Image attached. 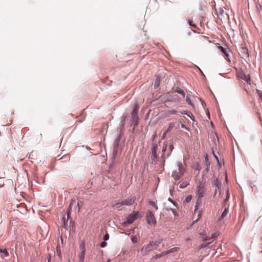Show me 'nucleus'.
<instances>
[{
  "instance_id": "39448f33",
  "label": "nucleus",
  "mask_w": 262,
  "mask_h": 262,
  "mask_svg": "<svg viewBox=\"0 0 262 262\" xmlns=\"http://www.w3.org/2000/svg\"><path fill=\"white\" fill-rule=\"evenodd\" d=\"M139 108V106L138 104H135L133 110L132 112V122L134 126L136 125L138 123V112Z\"/></svg>"
},
{
  "instance_id": "9b49d317",
  "label": "nucleus",
  "mask_w": 262,
  "mask_h": 262,
  "mask_svg": "<svg viewBox=\"0 0 262 262\" xmlns=\"http://www.w3.org/2000/svg\"><path fill=\"white\" fill-rule=\"evenodd\" d=\"M80 248L81 252L78 255L79 262H83L85 256V249L83 246H80Z\"/></svg>"
},
{
  "instance_id": "72a5a7b5",
  "label": "nucleus",
  "mask_w": 262,
  "mask_h": 262,
  "mask_svg": "<svg viewBox=\"0 0 262 262\" xmlns=\"http://www.w3.org/2000/svg\"><path fill=\"white\" fill-rule=\"evenodd\" d=\"M106 245V243L105 242H102L100 244L101 247H104Z\"/></svg>"
},
{
  "instance_id": "b1692460",
  "label": "nucleus",
  "mask_w": 262,
  "mask_h": 262,
  "mask_svg": "<svg viewBox=\"0 0 262 262\" xmlns=\"http://www.w3.org/2000/svg\"><path fill=\"white\" fill-rule=\"evenodd\" d=\"M188 24H189L190 26H191L192 27L194 28H196V26L195 24H194L193 23V21L192 20H188Z\"/></svg>"
},
{
  "instance_id": "aec40b11",
  "label": "nucleus",
  "mask_w": 262,
  "mask_h": 262,
  "mask_svg": "<svg viewBox=\"0 0 262 262\" xmlns=\"http://www.w3.org/2000/svg\"><path fill=\"white\" fill-rule=\"evenodd\" d=\"M1 253H2L4 254V256L6 257H8L9 255L8 252L6 249H1Z\"/></svg>"
},
{
  "instance_id": "a19ab883",
  "label": "nucleus",
  "mask_w": 262,
  "mask_h": 262,
  "mask_svg": "<svg viewBox=\"0 0 262 262\" xmlns=\"http://www.w3.org/2000/svg\"><path fill=\"white\" fill-rule=\"evenodd\" d=\"M174 100L175 101H178V102H179L180 101L179 99H177V98H174Z\"/></svg>"
},
{
  "instance_id": "393cba45",
  "label": "nucleus",
  "mask_w": 262,
  "mask_h": 262,
  "mask_svg": "<svg viewBox=\"0 0 262 262\" xmlns=\"http://www.w3.org/2000/svg\"><path fill=\"white\" fill-rule=\"evenodd\" d=\"M174 124L173 123H170L169 125V127L167 128L166 132H169L171 130V129L173 127Z\"/></svg>"
},
{
  "instance_id": "f03ea898",
  "label": "nucleus",
  "mask_w": 262,
  "mask_h": 262,
  "mask_svg": "<svg viewBox=\"0 0 262 262\" xmlns=\"http://www.w3.org/2000/svg\"><path fill=\"white\" fill-rule=\"evenodd\" d=\"M177 165L178 167V171H174L172 173V177L176 181L179 180L183 176L186 170L185 166L182 163L178 162Z\"/></svg>"
},
{
  "instance_id": "2eb2a0df",
  "label": "nucleus",
  "mask_w": 262,
  "mask_h": 262,
  "mask_svg": "<svg viewBox=\"0 0 262 262\" xmlns=\"http://www.w3.org/2000/svg\"><path fill=\"white\" fill-rule=\"evenodd\" d=\"M228 212H229V209L228 208H226L225 209L224 211H223V212L222 213V215H221V217L219 219V220H222V219H224L227 216Z\"/></svg>"
},
{
  "instance_id": "6ab92c4d",
  "label": "nucleus",
  "mask_w": 262,
  "mask_h": 262,
  "mask_svg": "<svg viewBox=\"0 0 262 262\" xmlns=\"http://www.w3.org/2000/svg\"><path fill=\"white\" fill-rule=\"evenodd\" d=\"M160 84V79L158 77H156V80L154 84V87L155 88H158Z\"/></svg>"
},
{
  "instance_id": "2f4dec72",
  "label": "nucleus",
  "mask_w": 262,
  "mask_h": 262,
  "mask_svg": "<svg viewBox=\"0 0 262 262\" xmlns=\"http://www.w3.org/2000/svg\"><path fill=\"white\" fill-rule=\"evenodd\" d=\"M257 94L262 100V92L259 90H257Z\"/></svg>"
},
{
  "instance_id": "f8f14e48",
  "label": "nucleus",
  "mask_w": 262,
  "mask_h": 262,
  "mask_svg": "<svg viewBox=\"0 0 262 262\" xmlns=\"http://www.w3.org/2000/svg\"><path fill=\"white\" fill-rule=\"evenodd\" d=\"M219 48L221 49V50L222 51V52L225 54V58L229 62H230V59L229 58V53L227 52V50L225 48H224L223 47H222V46H220Z\"/></svg>"
},
{
  "instance_id": "a211bd4d",
  "label": "nucleus",
  "mask_w": 262,
  "mask_h": 262,
  "mask_svg": "<svg viewBox=\"0 0 262 262\" xmlns=\"http://www.w3.org/2000/svg\"><path fill=\"white\" fill-rule=\"evenodd\" d=\"M162 148V157H163L165 151L167 149V145L163 144L162 146L161 145V147H159L160 149Z\"/></svg>"
},
{
  "instance_id": "ddd939ff",
  "label": "nucleus",
  "mask_w": 262,
  "mask_h": 262,
  "mask_svg": "<svg viewBox=\"0 0 262 262\" xmlns=\"http://www.w3.org/2000/svg\"><path fill=\"white\" fill-rule=\"evenodd\" d=\"M123 206L124 205L121 201L120 202L116 203L114 204L113 207L118 210H121L123 209Z\"/></svg>"
},
{
  "instance_id": "c9c22d12",
  "label": "nucleus",
  "mask_w": 262,
  "mask_h": 262,
  "mask_svg": "<svg viewBox=\"0 0 262 262\" xmlns=\"http://www.w3.org/2000/svg\"><path fill=\"white\" fill-rule=\"evenodd\" d=\"M208 244H209V243H208V244H202V245H201V247L202 248L205 247H206Z\"/></svg>"
},
{
  "instance_id": "7ed1b4c3",
  "label": "nucleus",
  "mask_w": 262,
  "mask_h": 262,
  "mask_svg": "<svg viewBox=\"0 0 262 262\" xmlns=\"http://www.w3.org/2000/svg\"><path fill=\"white\" fill-rule=\"evenodd\" d=\"M159 147H161L160 142L158 144L153 143L152 144L150 158L152 161L151 162L152 164H156V159L157 158V151L160 150Z\"/></svg>"
},
{
  "instance_id": "7c9ffc66",
  "label": "nucleus",
  "mask_w": 262,
  "mask_h": 262,
  "mask_svg": "<svg viewBox=\"0 0 262 262\" xmlns=\"http://www.w3.org/2000/svg\"><path fill=\"white\" fill-rule=\"evenodd\" d=\"M109 238V235L108 233H106L104 235V237H103V239L104 241H107L108 240Z\"/></svg>"
},
{
  "instance_id": "4c0bfd02",
  "label": "nucleus",
  "mask_w": 262,
  "mask_h": 262,
  "mask_svg": "<svg viewBox=\"0 0 262 262\" xmlns=\"http://www.w3.org/2000/svg\"><path fill=\"white\" fill-rule=\"evenodd\" d=\"M168 201H170V202H171L173 205H175L174 202L170 198L168 199Z\"/></svg>"
},
{
  "instance_id": "e433bc0d",
  "label": "nucleus",
  "mask_w": 262,
  "mask_h": 262,
  "mask_svg": "<svg viewBox=\"0 0 262 262\" xmlns=\"http://www.w3.org/2000/svg\"><path fill=\"white\" fill-rule=\"evenodd\" d=\"M181 113L182 114H187L189 117L191 118L189 114H188L186 111L181 112Z\"/></svg>"
},
{
  "instance_id": "bb28decb",
  "label": "nucleus",
  "mask_w": 262,
  "mask_h": 262,
  "mask_svg": "<svg viewBox=\"0 0 262 262\" xmlns=\"http://www.w3.org/2000/svg\"><path fill=\"white\" fill-rule=\"evenodd\" d=\"M201 215H202V212H201V211H199V212H198V218H197V219H196L195 221H194L193 222H194V223H195V222H198V220H199V219L201 217Z\"/></svg>"
},
{
  "instance_id": "412c9836",
  "label": "nucleus",
  "mask_w": 262,
  "mask_h": 262,
  "mask_svg": "<svg viewBox=\"0 0 262 262\" xmlns=\"http://www.w3.org/2000/svg\"><path fill=\"white\" fill-rule=\"evenodd\" d=\"M177 111L176 110H169L166 112L167 115H173L176 114Z\"/></svg>"
},
{
  "instance_id": "5701e85b",
  "label": "nucleus",
  "mask_w": 262,
  "mask_h": 262,
  "mask_svg": "<svg viewBox=\"0 0 262 262\" xmlns=\"http://www.w3.org/2000/svg\"><path fill=\"white\" fill-rule=\"evenodd\" d=\"M150 205L155 208V211L157 210L158 208V206L156 205V204L155 203V202H150Z\"/></svg>"
},
{
  "instance_id": "c756f323",
  "label": "nucleus",
  "mask_w": 262,
  "mask_h": 262,
  "mask_svg": "<svg viewBox=\"0 0 262 262\" xmlns=\"http://www.w3.org/2000/svg\"><path fill=\"white\" fill-rule=\"evenodd\" d=\"M82 204V202H78L77 204V206L78 207V212H79V211H80V207H81Z\"/></svg>"
},
{
  "instance_id": "f704fd0d",
  "label": "nucleus",
  "mask_w": 262,
  "mask_h": 262,
  "mask_svg": "<svg viewBox=\"0 0 262 262\" xmlns=\"http://www.w3.org/2000/svg\"><path fill=\"white\" fill-rule=\"evenodd\" d=\"M170 210L172 212L173 214L176 215V213H177V212L176 211V210L174 209H170Z\"/></svg>"
},
{
  "instance_id": "c03bdc74",
  "label": "nucleus",
  "mask_w": 262,
  "mask_h": 262,
  "mask_svg": "<svg viewBox=\"0 0 262 262\" xmlns=\"http://www.w3.org/2000/svg\"><path fill=\"white\" fill-rule=\"evenodd\" d=\"M107 262H111V259H108Z\"/></svg>"
},
{
  "instance_id": "473e14b6",
  "label": "nucleus",
  "mask_w": 262,
  "mask_h": 262,
  "mask_svg": "<svg viewBox=\"0 0 262 262\" xmlns=\"http://www.w3.org/2000/svg\"><path fill=\"white\" fill-rule=\"evenodd\" d=\"M179 94H180L181 95H182L183 96V97H185V93L183 91H179L178 92Z\"/></svg>"
},
{
  "instance_id": "1a4fd4ad",
  "label": "nucleus",
  "mask_w": 262,
  "mask_h": 262,
  "mask_svg": "<svg viewBox=\"0 0 262 262\" xmlns=\"http://www.w3.org/2000/svg\"><path fill=\"white\" fill-rule=\"evenodd\" d=\"M135 200V196L128 197L125 200L122 201V202L123 205L130 206L134 203Z\"/></svg>"
},
{
  "instance_id": "ea45409f",
  "label": "nucleus",
  "mask_w": 262,
  "mask_h": 262,
  "mask_svg": "<svg viewBox=\"0 0 262 262\" xmlns=\"http://www.w3.org/2000/svg\"><path fill=\"white\" fill-rule=\"evenodd\" d=\"M197 209H198V206H197V205H196L195 206L194 212H195L196 211Z\"/></svg>"
},
{
  "instance_id": "423d86ee",
  "label": "nucleus",
  "mask_w": 262,
  "mask_h": 262,
  "mask_svg": "<svg viewBox=\"0 0 262 262\" xmlns=\"http://www.w3.org/2000/svg\"><path fill=\"white\" fill-rule=\"evenodd\" d=\"M141 215L140 214L138 211L133 212L132 213L129 214L126 220V221L124 223V225L126 224H130L134 222L135 220L139 217H140Z\"/></svg>"
},
{
  "instance_id": "a18cd8bd",
  "label": "nucleus",
  "mask_w": 262,
  "mask_h": 262,
  "mask_svg": "<svg viewBox=\"0 0 262 262\" xmlns=\"http://www.w3.org/2000/svg\"><path fill=\"white\" fill-rule=\"evenodd\" d=\"M50 259H48V262H50Z\"/></svg>"
},
{
  "instance_id": "58836bf2",
  "label": "nucleus",
  "mask_w": 262,
  "mask_h": 262,
  "mask_svg": "<svg viewBox=\"0 0 262 262\" xmlns=\"http://www.w3.org/2000/svg\"><path fill=\"white\" fill-rule=\"evenodd\" d=\"M57 253H58V255L60 256V254H60V251H58V249H57Z\"/></svg>"
},
{
  "instance_id": "6e6552de",
  "label": "nucleus",
  "mask_w": 262,
  "mask_h": 262,
  "mask_svg": "<svg viewBox=\"0 0 262 262\" xmlns=\"http://www.w3.org/2000/svg\"><path fill=\"white\" fill-rule=\"evenodd\" d=\"M196 194L198 199H201L204 194V186L203 184H200L196 187Z\"/></svg>"
},
{
  "instance_id": "a878e982",
  "label": "nucleus",
  "mask_w": 262,
  "mask_h": 262,
  "mask_svg": "<svg viewBox=\"0 0 262 262\" xmlns=\"http://www.w3.org/2000/svg\"><path fill=\"white\" fill-rule=\"evenodd\" d=\"M219 235V233L217 232H214L212 234L211 236L209 237L210 238V239L212 238H216Z\"/></svg>"
},
{
  "instance_id": "4468645a",
  "label": "nucleus",
  "mask_w": 262,
  "mask_h": 262,
  "mask_svg": "<svg viewBox=\"0 0 262 262\" xmlns=\"http://www.w3.org/2000/svg\"><path fill=\"white\" fill-rule=\"evenodd\" d=\"M179 248L174 247V248H172L167 251H166L165 253L166 254H168L171 253H174V252H178L179 251Z\"/></svg>"
},
{
  "instance_id": "f3484780",
  "label": "nucleus",
  "mask_w": 262,
  "mask_h": 262,
  "mask_svg": "<svg viewBox=\"0 0 262 262\" xmlns=\"http://www.w3.org/2000/svg\"><path fill=\"white\" fill-rule=\"evenodd\" d=\"M166 255H167V254H166L165 251H163L160 254L155 255V256L153 258H155V259H158V258H160L161 257H163Z\"/></svg>"
},
{
  "instance_id": "9d476101",
  "label": "nucleus",
  "mask_w": 262,
  "mask_h": 262,
  "mask_svg": "<svg viewBox=\"0 0 262 262\" xmlns=\"http://www.w3.org/2000/svg\"><path fill=\"white\" fill-rule=\"evenodd\" d=\"M239 77L242 79L246 81L248 84H250L251 79L250 76L249 74L246 75L245 73L241 72V73L239 74Z\"/></svg>"
},
{
  "instance_id": "dca6fc26",
  "label": "nucleus",
  "mask_w": 262,
  "mask_h": 262,
  "mask_svg": "<svg viewBox=\"0 0 262 262\" xmlns=\"http://www.w3.org/2000/svg\"><path fill=\"white\" fill-rule=\"evenodd\" d=\"M201 238L203 241H209L210 240V238L209 237L207 236L205 234L201 233L200 234Z\"/></svg>"
},
{
  "instance_id": "37998d69",
  "label": "nucleus",
  "mask_w": 262,
  "mask_h": 262,
  "mask_svg": "<svg viewBox=\"0 0 262 262\" xmlns=\"http://www.w3.org/2000/svg\"><path fill=\"white\" fill-rule=\"evenodd\" d=\"M182 127L183 128H184V127H185V125H184V124H182Z\"/></svg>"
},
{
  "instance_id": "cd10ccee",
  "label": "nucleus",
  "mask_w": 262,
  "mask_h": 262,
  "mask_svg": "<svg viewBox=\"0 0 262 262\" xmlns=\"http://www.w3.org/2000/svg\"><path fill=\"white\" fill-rule=\"evenodd\" d=\"M187 185V183H183L180 185V187L181 188H184Z\"/></svg>"
},
{
  "instance_id": "0eeeda50",
  "label": "nucleus",
  "mask_w": 262,
  "mask_h": 262,
  "mask_svg": "<svg viewBox=\"0 0 262 262\" xmlns=\"http://www.w3.org/2000/svg\"><path fill=\"white\" fill-rule=\"evenodd\" d=\"M146 220L147 224L149 225H155L156 224V220L151 210H148L147 211L146 215Z\"/></svg>"
},
{
  "instance_id": "79ce46f5",
  "label": "nucleus",
  "mask_w": 262,
  "mask_h": 262,
  "mask_svg": "<svg viewBox=\"0 0 262 262\" xmlns=\"http://www.w3.org/2000/svg\"><path fill=\"white\" fill-rule=\"evenodd\" d=\"M228 199H229V194L228 193L227 196V198H226V200L227 201Z\"/></svg>"
},
{
  "instance_id": "4be33fe9",
  "label": "nucleus",
  "mask_w": 262,
  "mask_h": 262,
  "mask_svg": "<svg viewBox=\"0 0 262 262\" xmlns=\"http://www.w3.org/2000/svg\"><path fill=\"white\" fill-rule=\"evenodd\" d=\"M131 239L133 243H137L138 242V238L136 236H132Z\"/></svg>"
},
{
  "instance_id": "f257e3e1",
  "label": "nucleus",
  "mask_w": 262,
  "mask_h": 262,
  "mask_svg": "<svg viewBox=\"0 0 262 262\" xmlns=\"http://www.w3.org/2000/svg\"><path fill=\"white\" fill-rule=\"evenodd\" d=\"M162 242V239L158 238L155 241H151L148 244L144 245L141 249V255L144 256L150 251L156 249Z\"/></svg>"
},
{
  "instance_id": "20e7f679",
  "label": "nucleus",
  "mask_w": 262,
  "mask_h": 262,
  "mask_svg": "<svg viewBox=\"0 0 262 262\" xmlns=\"http://www.w3.org/2000/svg\"><path fill=\"white\" fill-rule=\"evenodd\" d=\"M75 203H76V201L74 200H71L70 206L67 210V216H66L64 215L62 218V222L63 223V227L64 228H67V227L68 226V219H69V217L70 216L71 207H72V206Z\"/></svg>"
},
{
  "instance_id": "c85d7f7f",
  "label": "nucleus",
  "mask_w": 262,
  "mask_h": 262,
  "mask_svg": "<svg viewBox=\"0 0 262 262\" xmlns=\"http://www.w3.org/2000/svg\"><path fill=\"white\" fill-rule=\"evenodd\" d=\"M191 199H192L191 195H188V196H187L186 198L185 201L186 202H189L191 201Z\"/></svg>"
}]
</instances>
